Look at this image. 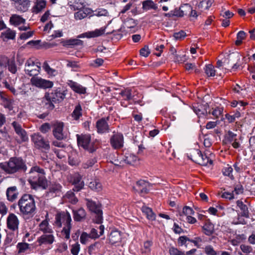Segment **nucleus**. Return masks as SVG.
Segmentation results:
<instances>
[{
    "mask_svg": "<svg viewBox=\"0 0 255 255\" xmlns=\"http://www.w3.org/2000/svg\"><path fill=\"white\" fill-rule=\"evenodd\" d=\"M42 67L48 74L51 75H54V73L56 72V70L50 68V67L49 66V65L46 61H45L44 62Z\"/></svg>",
    "mask_w": 255,
    "mask_h": 255,
    "instance_id": "55",
    "label": "nucleus"
},
{
    "mask_svg": "<svg viewBox=\"0 0 255 255\" xmlns=\"http://www.w3.org/2000/svg\"><path fill=\"white\" fill-rule=\"evenodd\" d=\"M205 71L208 76L213 77L215 75L216 71L214 66L211 64H209L206 66Z\"/></svg>",
    "mask_w": 255,
    "mask_h": 255,
    "instance_id": "49",
    "label": "nucleus"
},
{
    "mask_svg": "<svg viewBox=\"0 0 255 255\" xmlns=\"http://www.w3.org/2000/svg\"><path fill=\"white\" fill-rule=\"evenodd\" d=\"M0 168L6 174H13L18 172H25L27 166L21 158L13 157L10 158L7 162L0 163Z\"/></svg>",
    "mask_w": 255,
    "mask_h": 255,
    "instance_id": "4",
    "label": "nucleus"
},
{
    "mask_svg": "<svg viewBox=\"0 0 255 255\" xmlns=\"http://www.w3.org/2000/svg\"><path fill=\"white\" fill-rule=\"evenodd\" d=\"M237 206L240 209L241 212V215L246 218H250V212L247 205L241 200H238L236 202Z\"/></svg>",
    "mask_w": 255,
    "mask_h": 255,
    "instance_id": "28",
    "label": "nucleus"
},
{
    "mask_svg": "<svg viewBox=\"0 0 255 255\" xmlns=\"http://www.w3.org/2000/svg\"><path fill=\"white\" fill-rule=\"evenodd\" d=\"M63 45L67 47H74L76 46H83V41L78 39H70L62 42Z\"/></svg>",
    "mask_w": 255,
    "mask_h": 255,
    "instance_id": "30",
    "label": "nucleus"
},
{
    "mask_svg": "<svg viewBox=\"0 0 255 255\" xmlns=\"http://www.w3.org/2000/svg\"><path fill=\"white\" fill-rule=\"evenodd\" d=\"M25 72L30 76L36 77L39 73L40 66L35 64L32 59H28L25 64Z\"/></svg>",
    "mask_w": 255,
    "mask_h": 255,
    "instance_id": "12",
    "label": "nucleus"
},
{
    "mask_svg": "<svg viewBox=\"0 0 255 255\" xmlns=\"http://www.w3.org/2000/svg\"><path fill=\"white\" fill-rule=\"evenodd\" d=\"M151 186L150 183L144 180H140L136 181L135 185L132 187V189L140 196H143L149 192Z\"/></svg>",
    "mask_w": 255,
    "mask_h": 255,
    "instance_id": "10",
    "label": "nucleus"
},
{
    "mask_svg": "<svg viewBox=\"0 0 255 255\" xmlns=\"http://www.w3.org/2000/svg\"><path fill=\"white\" fill-rule=\"evenodd\" d=\"M110 142L111 146L114 149H120L124 147V137L123 134L120 132H114L111 137Z\"/></svg>",
    "mask_w": 255,
    "mask_h": 255,
    "instance_id": "13",
    "label": "nucleus"
},
{
    "mask_svg": "<svg viewBox=\"0 0 255 255\" xmlns=\"http://www.w3.org/2000/svg\"><path fill=\"white\" fill-rule=\"evenodd\" d=\"M19 224V220L14 214L10 213L6 219V224L7 228L12 231H17Z\"/></svg>",
    "mask_w": 255,
    "mask_h": 255,
    "instance_id": "17",
    "label": "nucleus"
},
{
    "mask_svg": "<svg viewBox=\"0 0 255 255\" xmlns=\"http://www.w3.org/2000/svg\"><path fill=\"white\" fill-rule=\"evenodd\" d=\"M82 109L80 104L77 105L73 112L71 114V117L74 120L78 122L80 119L82 117Z\"/></svg>",
    "mask_w": 255,
    "mask_h": 255,
    "instance_id": "33",
    "label": "nucleus"
},
{
    "mask_svg": "<svg viewBox=\"0 0 255 255\" xmlns=\"http://www.w3.org/2000/svg\"><path fill=\"white\" fill-rule=\"evenodd\" d=\"M110 117L102 118L99 119L96 124L97 131L98 133L102 134L108 133L110 131V126L108 123Z\"/></svg>",
    "mask_w": 255,
    "mask_h": 255,
    "instance_id": "15",
    "label": "nucleus"
},
{
    "mask_svg": "<svg viewBox=\"0 0 255 255\" xmlns=\"http://www.w3.org/2000/svg\"><path fill=\"white\" fill-rule=\"evenodd\" d=\"M169 253L170 255H185L184 252L181 251L174 247L169 248Z\"/></svg>",
    "mask_w": 255,
    "mask_h": 255,
    "instance_id": "56",
    "label": "nucleus"
},
{
    "mask_svg": "<svg viewBox=\"0 0 255 255\" xmlns=\"http://www.w3.org/2000/svg\"><path fill=\"white\" fill-rule=\"evenodd\" d=\"M30 82L33 86L43 89L51 88L53 86V82L39 77H32Z\"/></svg>",
    "mask_w": 255,
    "mask_h": 255,
    "instance_id": "11",
    "label": "nucleus"
},
{
    "mask_svg": "<svg viewBox=\"0 0 255 255\" xmlns=\"http://www.w3.org/2000/svg\"><path fill=\"white\" fill-rule=\"evenodd\" d=\"M194 214V211L191 208L186 206L183 208L182 212L179 213V215L181 216L184 215L187 217L188 216H190Z\"/></svg>",
    "mask_w": 255,
    "mask_h": 255,
    "instance_id": "51",
    "label": "nucleus"
},
{
    "mask_svg": "<svg viewBox=\"0 0 255 255\" xmlns=\"http://www.w3.org/2000/svg\"><path fill=\"white\" fill-rule=\"evenodd\" d=\"M236 136L237 134L230 130H229L226 134V138L230 142H232L235 140H237Z\"/></svg>",
    "mask_w": 255,
    "mask_h": 255,
    "instance_id": "62",
    "label": "nucleus"
},
{
    "mask_svg": "<svg viewBox=\"0 0 255 255\" xmlns=\"http://www.w3.org/2000/svg\"><path fill=\"white\" fill-rule=\"evenodd\" d=\"M142 9L143 10L147 11L150 9L157 10L158 6L151 0H146L142 2Z\"/></svg>",
    "mask_w": 255,
    "mask_h": 255,
    "instance_id": "34",
    "label": "nucleus"
},
{
    "mask_svg": "<svg viewBox=\"0 0 255 255\" xmlns=\"http://www.w3.org/2000/svg\"><path fill=\"white\" fill-rule=\"evenodd\" d=\"M93 12V10L91 8L84 7L79 9L74 13V17L76 20H81L87 16L90 18L92 16Z\"/></svg>",
    "mask_w": 255,
    "mask_h": 255,
    "instance_id": "22",
    "label": "nucleus"
},
{
    "mask_svg": "<svg viewBox=\"0 0 255 255\" xmlns=\"http://www.w3.org/2000/svg\"><path fill=\"white\" fill-rule=\"evenodd\" d=\"M100 243L96 242L95 243L91 244L88 247V253L90 255H93L96 253L98 249L99 248Z\"/></svg>",
    "mask_w": 255,
    "mask_h": 255,
    "instance_id": "46",
    "label": "nucleus"
},
{
    "mask_svg": "<svg viewBox=\"0 0 255 255\" xmlns=\"http://www.w3.org/2000/svg\"><path fill=\"white\" fill-rule=\"evenodd\" d=\"M64 124L58 123L54 125L53 129V134L57 140H61L67 138V135L63 131Z\"/></svg>",
    "mask_w": 255,
    "mask_h": 255,
    "instance_id": "18",
    "label": "nucleus"
},
{
    "mask_svg": "<svg viewBox=\"0 0 255 255\" xmlns=\"http://www.w3.org/2000/svg\"><path fill=\"white\" fill-rule=\"evenodd\" d=\"M181 12L183 16L185 15H189L191 12L192 6L189 3L183 4L180 6Z\"/></svg>",
    "mask_w": 255,
    "mask_h": 255,
    "instance_id": "48",
    "label": "nucleus"
},
{
    "mask_svg": "<svg viewBox=\"0 0 255 255\" xmlns=\"http://www.w3.org/2000/svg\"><path fill=\"white\" fill-rule=\"evenodd\" d=\"M15 133L19 136L20 142H24L28 140V136L24 129H23L21 125L16 121L11 123Z\"/></svg>",
    "mask_w": 255,
    "mask_h": 255,
    "instance_id": "19",
    "label": "nucleus"
},
{
    "mask_svg": "<svg viewBox=\"0 0 255 255\" xmlns=\"http://www.w3.org/2000/svg\"><path fill=\"white\" fill-rule=\"evenodd\" d=\"M105 32V28L101 27L94 31L83 33L78 36L79 38L87 37V38L96 37L102 35Z\"/></svg>",
    "mask_w": 255,
    "mask_h": 255,
    "instance_id": "25",
    "label": "nucleus"
},
{
    "mask_svg": "<svg viewBox=\"0 0 255 255\" xmlns=\"http://www.w3.org/2000/svg\"><path fill=\"white\" fill-rule=\"evenodd\" d=\"M67 84L75 93L79 94L86 93L87 88L75 81L69 80L67 82Z\"/></svg>",
    "mask_w": 255,
    "mask_h": 255,
    "instance_id": "23",
    "label": "nucleus"
},
{
    "mask_svg": "<svg viewBox=\"0 0 255 255\" xmlns=\"http://www.w3.org/2000/svg\"><path fill=\"white\" fill-rule=\"evenodd\" d=\"M3 103V107L5 109H7L9 111H11L13 110V104L14 102V100L13 99L8 98V99H4L3 101H2Z\"/></svg>",
    "mask_w": 255,
    "mask_h": 255,
    "instance_id": "47",
    "label": "nucleus"
},
{
    "mask_svg": "<svg viewBox=\"0 0 255 255\" xmlns=\"http://www.w3.org/2000/svg\"><path fill=\"white\" fill-rule=\"evenodd\" d=\"M28 174V181L32 189L35 190L38 188L46 189L47 180L45 177L44 169L35 165L30 168Z\"/></svg>",
    "mask_w": 255,
    "mask_h": 255,
    "instance_id": "1",
    "label": "nucleus"
},
{
    "mask_svg": "<svg viewBox=\"0 0 255 255\" xmlns=\"http://www.w3.org/2000/svg\"><path fill=\"white\" fill-rule=\"evenodd\" d=\"M70 182L74 185L72 190L74 192H79L84 188V182L82 180V176L78 173L71 176Z\"/></svg>",
    "mask_w": 255,
    "mask_h": 255,
    "instance_id": "14",
    "label": "nucleus"
},
{
    "mask_svg": "<svg viewBox=\"0 0 255 255\" xmlns=\"http://www.w3.org/2000/svg\"><path fill=\"white\" fill-rule=\"evenodd\" d=\"M74 192V191H73V190H70L68 191L64 196V198L66 200H67L69 202L73 204L77 203V202L78 201V200L77 198L75 196Z\"/></svg>",
    "mask_w": 255,
    "mask_h": 255,
    "instance_id": "39",
    "label": "nucleus"
},
{
    "mask_svg": "<svg viewBox=\"0 0 255 255\" xmlns=\"http://www.w3.org/2000/svg\"><path fill=\"white\" fill-rule=\"evenodd\" d=\"M8 64V58L4 55H0V71L4 72Z\"/></svg>",
    "mask_w": 255,
    "mask_h": 255,
    "instance_id": "45",
    "label": "nucleus"
},
{
    "mask_svg": "<svg viewBox=\"0 0 255 255\" xmlns=\"http://www.w3.org/2000/svg\"><path fill=\"white\" fill-rule=\"evenodd\" d=\"M233 171V168L229 166V164L224 167L222 170L223 174L225 176H228L231 180H234L235 178L234 175L232 174Z\"/></svg>",
    "mask_w": 255,
    "mask_h": 255,
    "instance_id": "44",
    "label": "nucleus"
},
{
    "mask_svg": "<svg viewBox=\"0 0 255 255\" xmlns=\"http://www.w3.org/2000/svg\"><path fill=\"white\" fill-rule=\"evenodd\" d=\"M193 111L199 117L205 116L208 113L207 107L203 105L198 104L197 106H193Z\"/></svg>",
    "mask_w": 255,
    "mask_h": 255,
    "instance_id": "35",
    "label": "nucleus"
},
{
    "mask_svg": "<svg viewBox=\"0 0 255 255\" xmlns=\"http://www.w3.org/2000/svg\"><path fill=\"white\" fill-rule=\"evenodd\" d=\"M108 14V11L104 8H98L93 11L92 13V16H106Z\"/></svg>",
    "mask_w": 255,
    "mask_h": 255,
    "instance_id": "52",
    "label": "nucleus"
},
{
    "mask_svg": "<svg viewBox=\"0 0 255 255\" xmlns=\"http://www.w3.org/2000/svg\"><path fill=\"white\" fill-rule=\"evenodd\" d=\"M9 22L14 25H18L24 23L25 20L20 15L12 14L10 17Z\"/></svg>",
    "mask_w": 255,
    "mask_h": 255,
    "instance_id": "36",
    "label": "nucleus"
},
{
    "mask_svg": "<svg viewBox=\"0 0 255 255\" xmlns=\"http://www.w3.org/2000/svg\"><path fill=\"white\" fill-rule=\"evenodd\" d=\"M39 230L43 234L53 233V231L49 227L48 221L47 220H44L39 224Z\"/></svg>",
    "mask_w": 255,
    "mask_h": 255,
    "instance_id": "32",
    "label": "nucleus"
},
{
    "mask_svg": "<svg viewBox=\"0 0 255 255\" xmlns=\"http://www.w3.org/2000/svg\"><path fill=\"white\" fill-rule=\"evenodd\" d=\"M125 25L128 28H131L135 27L137 23L132 18H127L125 21Z\"/></svg>",
    "mask_w": 255,
    "mask_h": 255,
    "instance_id": "53",
    "label": "nucleus"
},
{
    "mask_svg": "<svg viewBox=\"0 0 255 255\" xmlns=\"http://www.w3.org/2000/svg\"><path fill=\"white\" fill-rule=\"evenodd\" d=\"M31 140L37 149L44 150L45 151L50 149V146L48 140L46 139L39 133H34L32 135Z\"/></svg>",
    "mask_w": 255,
    "mask_h": 255,
    "instance_id": "8",
    "label": "nucleus"
},
{
    "mask_svg": "<svg viewBox=\"0 0 255 255\" xmlns=\"http://www.w3.org/2000/svg\"><path fill=\"white\" fill-rule=\"evenodd\" d=\"M97 161V159L96 158L90 159L83 164V167L85 169H87L93 166Z\"/></svg>",
    "mask_w": 255,
    "mask_h": 255,
    "instance_id": "58",
    "label": "nucleus"
},
{
    "mask_svg": "<svg viewBox=\"0 0 255 255\" xmlns=\"http://www.w3.org/2000/svg\"><path fill=\"white\" fill-rule=\"evenodd\" d=\"M191 156V159L194 162L203 166H206L208 163L212 164L213 163L206 153H202L199 149L195 150Z\"/></svg>",
    "mask_w": 255,
    "mask_h": 255,
    "instance_id": "7",
    "label": "nucleus"
},
{
    "mask_svg": "<svg viewBox=\"0 0 255 255\" xmlns=\"http://www.w3.org/2000/svg\"><path fill=\"white\" fill-rule=\"evenodd\" d=\"M15 36V32L10 30V29H7L4 32L1 33V37L4 40L7 39H13Z\"/></svg>",
    "mask_w": 255,
    "mask_h": 255,
    "instance_id": "42",
    "label": "nucleus"
},
{
    "mask_svg": "<svg viewBox=\"0 0 255 255\" xmlns=\"http://www.w3.org/2000/svg\"><path fill=\"white\" fill-rule=\"evenodd\" d=\"M211 5L209 0H202L196 6V9L200 12L204 10L208 9Z\"/></svg>",
    "mask_w": 255,
    "mask_h": 255,
    "instance_id": "41",
    "label": "nucleus"
},
{
    "mask_svg": "<svg viewBox=\"0 0 255 255\" xmlns=\"http://www.w3.org/2000/svg\"><path fill=\"white\" fill-rule=\"evenodd\" d=\"M80 250V245L78 243L71 246V253L73 255H78Z\"/></svg>",
    "mask_w": 255,
    "mask_h": 255,
    "instance_id": "59",
    "label": "nucleus"
},
{
    "mask_svg": "<svg viewBox=\"0 0 255 255\" xmlns=\"http://www.w3.org/2000/svg\"><path fill=\"white\" fill-rule=\"evenodd\" d=\"M8 69L12 74H15L17 71V67L13 60H10L8 58V64H7Z\"/></svg>",
    "mask_w": 255,
    "mask_h": 255,
    "instance_id": "50",
    "label": "nucleus"
},
{
    "mask_svg": "<svg viewBox=\"0 0 255 255\" xmlns=\"http://www.w3.org/2000/svg\"><path fill=\"white\" fill-rule=\"evenodd\" d=\"M76 138L78 146L82 147L90 153L95 152L98 148V143L97 141H91L90 134H77Z\"/></svg>",
    "mask_w": 255,
    "mask_h": 255,
    "instance_id": "5",
    "label": "nucleus"
},
{
    "mask_svg": "<svg viewBox=\"0 0 255 255\" xmlns=\"http://www.w3.org/2000/svg\"><path fill=\"white\" fill-rule=\"evenodd\" d=\"M7 199L10 202L15 201L18 197V192L16 186L8 187L6 192Z\"/></svg>",
    "mask_w": 255,
    "mask_h": 255,
    "instance_id": "27",
    "label": "nucleus"
},
{
    "mask_svg": "<svg viewBox=\"0 0 255 255\" xmlns=\"http://www.w3.org/2000/svg\"><path fill=\"white\" fill-rule=\"evenodd\" d=\"M67 93V90H63L60 88H58L53 90L51 93H49V95L52 101L56 103L62 101L65 98Z\"/></svg>",
    "mask_w": 255,
    "mask_h": 255,
    "instance_id": "16",
    "label": "nucleus"
},
{
    "mask_svg": "<svg viewBox=\"0 0 255 255\" xmlns=\"http://www.w3.org/2000/svg\"><path fill=\"white\" fill-rule=\"evenodd\" d=\"M89 188L96 192H99L102 189L101 183L98 180L91 181L89 184Z\"/></svg>",
    "mask_w": 255,
    "mask_h": 255,
    "instance_id": "40",
    "label": "nucleus"
},
{
    "mask_svg": "<svg viewBox=\"0 0 255 255\" xmlns=\"http://www.w3.org/2000/svg\"><path fill=\"white\" fill-rule=\"evenodd\" d=\"M17 205L20 215L25 219L32 217L36 213L35 201L31 194H23L19 199Z\"/></svg>",
    "mask_w": 255,
    "mask_h": 255,
    "instance_id": "2",
    "label": "nucleus"
},
{
    "mask_svg": "<svg viewBox=\"0 0 255 255\" xmlns=\"http://www.w3.org/2000/svg\"><path fill=\"white\" fill-rule=\"evenodd\" d=\"M142 212L146 215V218L151 221H154L156 218L155 214L152 212L151 208L143 206L141 208Z\"/></svg>",
    "mask_w": 255,
    "mask_h": 255,
    "instance_id": "38",
    "label": "nucleus"
},
{
    "mask_svg": "<svg viewBox=\"0 0 255 255\" xmlns=\"http://www.w3.org/2000/svg\"><path fill=\"white\" fill-rule=\"evenodd\" d=\"M46 6V1L44 0H36L34 6L32 7L33 12L38 13Z\"/></svg>",
    "mask_w": 255,
    "mask_h": 255,
    "instance_id": "37",
    "label": "nucleus"
},
{
    "mask_svg": "<svg viewBox=\"0 0 255 255\" xmlns=\"http://www.w3.org/2000/svg\"><path fill=\"white\" fill-rule=\"evenodd\" d=\"M240 249L243 253L246 254H249L253 252V248L251 246L245 244L241 245Z\"/></svg>",
    "mask_w": 255,
    "mask_h": 255,
    "instance_id": "63",
    "label": "nucleus"
},
{
    "mask_svg": "<svg viewBox=\"0 0 255 255\" xmlns=\"http://www.w3.org/2000/svg\"><path fill=\"white\" fill-rule=\"evenodd\" d=\"M204 253L207 255H217V253L211 245L207 246L204 248Z\"/></svg>",
    "mask_w": 255,
    "mask_h": 255,
    "instance_id": "57",
    "label": "nucleus"
},
{
    "mask_svg": "<svg viewBox=\"0 0 255 255\" xmlns=\"http://www.w3.org/2000/svg\"><path fill=\"white\" fill-rule=\"evenodd\" d=\"M55 241L53 233L43 234L41 236L38 238L37 242L39 246L50 245Z\"/></svg>",
    "mask_w": 255,
    "mask_h": 255,
    "instance_id": "20",
    "label": "nucleus"
},
{
    "mask_svg": "<svg viewBox=\"0 0 255 255\" xmlns=\"http://www.w3.org/2000/svg\"><path fill=\"white\" fill-rule=\"evenodd\" d=\"M153 245L151 241H146L143 243V248L141 249V252L143 254L149 255L151 252V247Z\"/></svg>",
    "mask_w": 255,
    "mask_h": 255,
    "instance_id": "43",
    "label": "nucleus"
},
{
    "mask_svg": "<svg viewBox=\"0 0 255 255\" xmlns=\"http://www.w3.org/2000/svg\"><path fill=\"white\" fill-rule=\"evenodd\" d=\"M120 95L122 98V100L128 101L129 104H131L130 101H132L134 103H136L134 98V95L132 90L130 88H126L122 90L120 93Z\"/></svg>",
    "mask_w": 255,
    "mask_h": 255,
    "instance_id": "24",
    "label": "nucleus"
},
{
    "mask_svg": "<svg viewBox=\"0 0 255 255\" xmlns=\"http://www.w3.org/2000/svg\"><path fill=\"white\" fill-rule=\"evenodd\" d=\"M3 84L4 87L8 90H9L10 92L12 93L14 95H16L17 94L16 90L15 89V88L12 84L8 83L6 81L3 82Z\"/></svg>",
    "mask_w": 255,
    "mask_h": 255,
    "instance_id": "60",
    "label": "nucleus"
},
{
    "mask_svg": "<svg viewBox=\"0 0 255 255\" xmlns=\"http://www.w3.org/2000/svg\"><path fill=\"white\" fill-rule=\"evenodd\" d=\"M203 229L204 231V233L207 236H210L212 235L214 231V226L211 223L210 219L206 220L204 222V225L203 226Z\"/></svg>",
    "mask_w": 255,
    "mask_h": 255,
    "instance_id": "31",
    "label": "nucleus"
},
{
    "mask_svg": "<svg viewBox=\"0 0 255 255\" xmlns=\"http://www.w3.org/2000/svg\"><path fill=\"white\" fill-rule=\"evenodd\" d=\"M54 225L57 228H62L60 232L61 238L68 240L70 238V232L72 229V219L67 211L57 213L55 215Z\"/></svg>",
    "mask_w": 255,
    "mask_h": 255,
    "instance_id": "3",
    "label": "nucleus"
},
{
    "mask_svg": "<svg viewBox=\"0 0 255 255\" xmlns=\"http://www.w3.org/2000/svg\"><path fill=\"white\" fill-rule=\"evenodd\" d=\"M54 103L49 96V93L46 92L42 99L40 105L43 109H45L47 112H50L55 107Z\"/></svg>",
    "mask_w": 255,
    "mask_h": 255,
    "instance_id": "21",
    "label": "nucleus"
},
{
    "mask_svg": "<svg viewBox=\"0 0 255 255\" xmlns=\"http://www.w3.org/2000/svg\"><path fill=\"white\" fill-rule=\"evenodd\" d=\"M73 218L76 222H82L86 218V212L82 208L77 210H73Z\"/></svg>",
    "mask_w": 255,
    "mask_h": 255,
    "instance_id": "26",
    "label": "nucleus"
},
{
    "mask_svg": "<svg viewBox=\"0 0 255 255\" xmlns=\"http://www.w3.org/2000/svg\"><path fill=\"white\" fill-rule=\"evenodd\" d=\"M208 113L210 114H212L214 118L217 119L222 115L223 113V109L216 108L215 109H212V111H209Z\"/></svg>",
    "mask_w": 255,
    "mask_h": 255,
    "instance_id": "54",
    "label": "nucleus"
},
{
    "mask_svg": "<svg viewBox=\"0 0 255 255\" xmlns=\"http://www.w3.org/2000/svg\"><path fill=\"white\" fill-rule=\"evenodd\" d=\"M86 206L89 210L94 214V221L97 224H101L103 222V211L102 205L98 202L93 201L92 199H86Z\"/></svg>",
    "mask_w": 255,
    "mask_h": 255,
    "instance_id": "6",
    "label": "nucleus"
},
{
    "mask_svg": "<svg viewBox=\"0 0 255 255\" xmlns=\"http://www.w3.org/2000/svg\"><path fill=\"white\" fill-rule=\"evenodd\" d=\"M68 247L66 243L63 242L61 243H59L57 245V248L56 249V252L62 253L63 252L66 251L67 250Z\"/></svg>",
    "mask_w": 255,
    "mask_h": 255,
    "instance_id": "61",
    "label": "nucleus"
},
{
    "mask_svg": "<svg viewBox=\"0 0 255 255\" xmlns=\"http://www.w3.org/2000/svg\"><path fill=\"white\" fill-rule=\"evenodd\" d=\"M90 238L88 234L86 232H83L80 236V241L81 244H86Z\"/></svg>",
    "mask_w": 255,
    "mask_h": 255,
    "instance_id": "64",
    "label": "nucleus"
},
{
    "mask_svg": "<svg viewBox=\"0 0 255 255\" xmlns=\"http://www.w3.org/2000/svg\"><path fill=\"white\" fill-rule=\"evenodd\" d=\"M30 1L29 0H19L15 4V8L18 11L25 12L28 9Z\"/></svg>",
    "mask_w": 255,
    "mask_h": 255,
    "instance_id": "29",
    "label": "nucleus"
},
{
    "mask_svg": "<svg viewBox=\"0 0 255 255\" xmlns=\"http://www.w3.org/2000/svg\"><path fill=\"white\" fill-rule=\"evenodd\" d=\"M47 190L46 191L45 196L47 197L53 198L60 196L62 194V186L56 181L50 182L47 184Z\"/></svg>",
    "mask_w": 255,
    "mask_h": 255,
    "instance_id": "9",
    "label": "nucleus"
}]
</instances>
